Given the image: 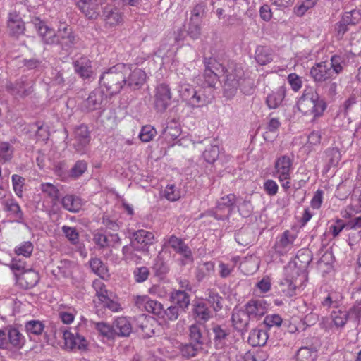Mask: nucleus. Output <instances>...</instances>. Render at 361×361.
Returning <instances> with one entry per match:
<instances>
[{"label": "nucleus", "instance_id": "18", "mask_svg": "<svg viewBox=\"0 0 361 361\" xmlns=\"http://www.w3.org/2000/svg\"><path fill=\"white\" fill-rule=\"evenodd\" d=\"M135 304L139 307H143L146 311L159 317L163 315L164 307L160 302L150 299L147 295H138Z\"/></svg>", "mask_w": 361, "mask_h": 361}, {"label": "nucleus", "instance_id": "51", "mask_svg": "<svg viewBox=\"0 0 361 361\" xmlns=\"http://www.w3.org/2000/svg\"><path fill=\"white\" fill-rule=\"evenodd\" d=\"M219 152V147L217 145H211L204 151L202 157L207 162L212 164L218 159Z\"/></svg>", "mask_w": 361, "mask_h": 361}, {"label": "nucleus", "instance_id": "28", "mask_svg": "<svg viewBox=\"0 0 361 361\" xmlns=\"http://www.w3.org/2000/svg\"><path fill=\"white\" fill-rule=\"evenodd\" d=\"M75 72L82 78H88L92 75V66L90 61L85 56L76 59L73 63Z\"/></svg>", "mask_w": 361, "mask_h": 361}, {"label": "nucleus", "instance_id": "38", "mask_svg": "<svg viewBox=\"0 0 361 361\" xmlns=\"http://www.w3.org/2000/svg\"><path fill=\"white\" fill-rule=\"evenodd\" d=\"M77 314L76 310L71 306H61L59 310V319L65 324H71Z\"/></svg>", "mask_w": 361, "mask_h": 361}, {"label": "nucleus", "instance_id": "41", "mask_svg": "<svg viewBox=\"0 0 361 361\" xmlns=\"http://www.w3.org/2000/svg\"><path fill=\"white\" fill-rule=\"evenodd\" d=\"M247 314L241 310H236L233 312L232 322L233 325L238 331H243L247 325Z\"/></svg>", "mask_w": 361, "mask_h": 361}, {"label": "nucleus", "instance_id": "64", "mask_svg": "<svg viewBox=\"0 0 361 361\" xmlns=\"http://www.w3.org/2000/svg\"><path fill=\"white\" fill-rule=\"evenodd\" d=\"M163 197L169 201L173 202L180 197V192L174 185H168L163 191Z\"/></svg>", "mask_w": 361, "mask_h": 361}, {"label": "nucleus", "instance_id": "31", "mask_svg": "<svg viewBox=\"0 0 361 361\" xmlns=\"http://www.w3.org/2000/svg\"><path fill=\"white\" fill-rule=\"evenodd\" d=\"M5 208L8 212V215L13 218L14 221L17 223H23L24 221L23 212L15 200H7L5 202Z\"/></svg>", "mask_w": 361, "mask_h": 361}, {"label": "nucleus", "instance_id": "34", "mask_svg": "<svg viewBox=\"0 0 361 361\" xmlns=\"http://www.w3.org/2000/svg\"><path fill=\"white\" fill-rule=\"evenodd\" d=\"M37 30L44 43L47 44H56V33H55V32L52 29L47 27L44 23H39L37 26Z\"/></svg>", "mask_w": 361, "mask_h": 361}, {"label": "nucleus", "instance_id": "8", "mask_svg": "<svg viewBox=\"0 0 361 361\" xmlns=\"http://www.w3.org/2000/svg\"><path fill=\"white\" fill-rule=\"evenodd\" d=\"M172 96L169 85H159L155 90L154 108L159 112L164 111L171 104Z\"/></svg>", "mask_w": 361, "mask_h": 361}, {"label": "nucleus", "instance_id": "17", "mask_svg": "<svg viewBox=\"0 0 361 361\" xmlns=\"http://www.w3.org/2000/svg\"><path fill=\"white\" fill-rule=\"evenodd\" d=\"M269 305L264 300H252L245 305V311L249 318L259 319L268 310Z\"/></svg>", "mask_w": 361, "mask_h": 361}, {"label": "nucleus", "instance_id": "5", "mask_svg": "<svg viewBox=\"0 0 361 361\" xmlns=\"http://www.w3.org/2000/svg\"><path fill=\"white\" fill-rule=\"evenodd\" d=\"M92 287L95 291L98 301H94L102 307L108 308L112 312H119L121 310V305L114 300V294L108 290L104 282L100 279H96L92 283Z\"/></svg>", "mask_w": 361, "mask_h": 361}, {"label": "nucleus", "instance_id": "54", "mask_svg": "<svg viewBox=\"0 0 361 361\" xmlns=\"http://www.w3.org/2000/svg\"><path fill=\"white\" fill-rule=\"evenodd\" d=\"M332 322L335 326L343 327L348 321L347 312L341 310H334L331 314Z\"/></svg>", "mask_w": 361, "mask_h": 361}, {"label": "nucleus", "instance_id": "58", "mask_svg": "<svg viewBox=\"0 0 361 361\" xmlns=\"http://www.w3.org/2000/svg\"><path fill=\"white\" fill-rule=\"evenodd\" d=\"M317 357V353L308 348H301L297 353L298 361H314Z\"/></svg>", "mask_w": 361, "mask_h": 361}, {"label": "nucleus", "instance_id": "26", "mask_svg": "<svg viewBox=\"0 0 361 361\" xmlns=\"http://www.w3.org/2000/svg\"><path fill=\"white\" fill-rule=\"evenodd\" d=\"M113 330L119 336H129L132 332V325L126 317H118L113 323Z\"/></svg>", "mask_w": 361, "mask_h": 361}, {"label": "nucleus", "instance_id": "49", "mask_svg": "<svg viewBox=\"0 0 361 361\" xmlns=\"http://www.w3.org/2000/svg\"><path fill=\"white\" fill-rule=\"evenodd\" d=\"M194 312L197 318L207 321L212 317V312L204 302H197L194 307Z\"/></svg>", "mask_w": 361, "mask_h": 361}, {"label": "nucleus", "instance_id": "63", "mask_svg": "<svg viewBox=\"0 0 361 361\" xmlns=\"http://www.w3.org/2000/svg\"><path fill=\"white\" fill-rule=\"evenodd\" d=\"M9 267L13 271L16 279L27 269L26 267V263L17 258H13L12 259Z\"/></svg>", "mask_w": 361, "mask_h": 361}, {"label": "nucleus", "instance_id": "30", "mask_svg": "<svg viewBox=\"0 0 361 361\" xmlns=\"http://www.w3.org/2000/svg\"><path fill=\"white\" fill-rule=\"evenodd\" d=\"M286 96V88L283 86L279 87L275 91L267 95L266 104L269 109H276L282 103Z\"/></svg>", "mask_w": 361, "mask_h": 361}, {"label": "nucleus", "instance_id": "62", "mask_svg": "<svg viewBox=\"0 0 361 361\" xmlns=\"http://www.w3.org/2000/svg\"><path fill=\"white\" fill-rule=\"evenodd\" d=\"M148 293L158 298H166L170 293V289L163 284L153 285L148 290Z\"/></svg>", "mask_w": 361, "mask_h": 361}, {"label": "nucleus", "instance_id": "15", "mask_svg": "<svg viewBox=\"0 0 361 361\" xmlns=\"http://www.w3.org/2000/svg\"><path fill=\"white\" fill-rule=\"evenodd\" d=\"M89 142L90 136L87 127L85 125L77 127L75 130V142L73 144L76 152L80 154H85Z\"/></svg>", "mask_w": 361, "mask_h": 361}, {"label": "nucleus", "instance_id": "52", "mask_svg": "<svg viewBox=\"0 0 361 361\" xmlns=\"http://www.w3.org/2000/svg\"><path fill=\"white\" fill-rule=\"evenodd\" d=\"M33 244L30 241H24L17 245L14 252L17 255H22L25 257H30L33 252Z\"/></svg>", "mask_w": 361, "mask_h": 361}, {"label": "nucleus", "instance_id": "61", "mask_svg": "<svg viewBox=\"0 0 361 361\" xmlns=\"http://www.w3.org/2000/svg\"><path fill=\"white\" fill-rule=\"evenodd\" d=\"M190 337L192 342L202 346L203 344V337L200 324H192L190 327Z\"/></svg>", "mask_w": 361, "mask_h": 361}, {"label": "nucleus", "instance_id": "6", "mask_svg": "<svg viewBox=\"0 0 361 361\" xmlns=\"http://www.w3.org/2000/svg\"><path fill=\"white\" fill-rule=\"evenodd\" d=\"M236 200V196L233 193L224 196L217 202L215 208L209 211V213L216 219L224 220L228 218L233 212Z\"/></svg>", "mask_w": 361, "mask_h": 361}, {"label": "nucleus", "instance_id": "11", "mask_svg": "<svg viewBox=\"0 0 361 361\" xmlns=\"http://www.w3.org/2000/svg\"><path fill=\"white\" fill-rule=\"evenodd\" d=\"M105 94L99 89H95L91 92L87 99L83 100L80 105L82 111L90 112L102 107L104 100Z\"/></svg>", "mask_w": 361, "mask_h": 361}, {"label": "nucleus", "instance_id": "42", "mask_svg": "<svg viewBox=\"0 0 361 361\" xmlns=\"http://www.w3.org/2000/svg\"><path fill=\"white\" fill-rule=\"evenodd\" d=\"M171 299L181 308H186L190 304V298L185 290H174L171 293Z\"/></svg>", "mask_w": 361, "mask_h": 361}, {"label": "nucleus", "instance_id": "19", "mask_svg": "<svg viewBox=\"0 0 361 361\" xmlns=\"http://www.w3.org/2000/svg\"><path fill=\"white\" fill-rule=\"evenodd\" d=\"M133 243L137 244V250L145 252L154 240V235L152 232L140 229L133 233Z\"/></svg>", "mask_w": 361, "mask_h": 361}, {"label": "nucleus", "instance_id": "39", "mask_svg": "<svg viewBox=\"0 0 361 361\" xmlns=\"http://www.w3.org/2000/svg\"><path fill=\"white\" fill-rule=\"evenodd\" d=\"M322 133L319 130H312L307 137V142L303 148L310 152L315 150L321 143Z\"/></svg>", "mask_w": 361, "mask_h": 361}, {"label": "nucleus", "instance_id": "3", "mask_svg": "<svg viewBox=\"0 0 361 361\" xmlns=\"http://www.w3.org/2000/svg\"><path fill=\"white\" fill-rule=\"evenodd\" d=\"M307 280V274L295 264H289L284 269V278L279 286L283 293L288 297L296 295L297 289L300 288Z\"/></svg>", "mask_w": 361, "mask_h": 361}, {"label": "nucleus", "instance_id": "20", "mask_svg": "<svg viewBox=\"0 0 361 361\" xmlns=\"http://www.w3.org/2000/svg\"><path fill=\"white\" fill-rule=\"evenodd\" d=\"M103 18L106 25L109 27L118 25L123 22L122 14L119 9L111 6L109 1L103 8Z\"/></svg>", "mask_w": 361, "mask_h": 361}, {"label": "nucleus", "instance_id": "53", "mask_svg": "<svg viewBox=\"0 0 361 361\" xmlns=\"http://www.w3.org/2000/svg\"><path fill=\"white\" fill-rule=\"evenodd\" d=\"M14 148L11 144L8 142L0 143V159L1 161L6 162L10 161L13 155Z\"/></svg>", "mask_w": 361, "mask_h": 361}, {"label": "nucleus", "instance_id": "4", "mask_svg": "<svg viewBox=\"0 0 361 361\" xmlns=\"http://www.w3.org/2000/svg\"><path fill=\"white\" fill-rule=\"evenodd\" d=\"M224 75V95L227 99L233 98L238 89L246 81L243 68L234 63H230L226 68L221 67Z\"/></svg>", "mask_w": 361, "mask_h": 361}, {"label": "nucleus", "instance_id": "23", "mask_svg": "<svg viewBox=\"0 0 361 361\" xmlns=\"http://www.w3.org/2000/svg\"><path fill=\"white\" fill-rule=\"evenodd\" d=\"M17 283L23 288H31L37 285L39 280V274L37 271L30 268L20 274L16 279Z\"/></svg>", "mask_w": 361, "mask_h": 361}, {"label": "nucleus", "instance_id": "21", "mask_svg": "<svg viewBox=\"0 0 361 361\" xmlns=\"http://www.w3.org/2000/svg\"><path fill=\"white\" fill-rule=\"evenodd\" d=\"M351 55L352 54L350 52L344 51L331 56L329 65L336 78L343 72Z\"/></svg>", "mask_w": 361, "mask_h": 361}, {"label": "nucleus", "instance_id": "27", "mask_svg": "<svg viewBox=\"0 0 361 361\" xmlns=\"http://www.w3.org/2000/svg\"><path fill=\"white\" fill-rule=\"evenodd\" d=\"M8 345L16 349H20L25 343V336L16 327L9 326L7 329Z\"/></svg>", "mask_w": 361, "mask_h": 361}, {"label": "nucleus", "instance_id": "32", "mask_svg": "<svg viewBox=\"0 0 361 361\" xmlns=\"http://www.w3.org/2000/svg\"><path fill=\"white\" fill-rule=\"evenodd\" d=\"M6 89L13 96L21 98L29 95L32 92L31 87L22 81H17L15 83L10 82L7 84Z\"/></svg>", "mask_w": 361, "mask_h": 361}, {"label": "nucleus", "instance_id": "24", "mask_svg": "<svg viewBox=\"0 0 361 361\" xmlns=\"http://www.w3.org/2000/svg\"><path fill=\"white\" fill-rule=\"evenodd\" d=\"M181 133L179 123L175 120H171L166 123V126L162 132V137L168 143H172Z\"/></svg>", "mask_w": 361, "mask_h": 361}, {"label": "nucleus", "instance_id": "45", "mask_svg": "<svg viewBox=\"0 0 361 361\" xmlns=\"http://www.w3.org/2000/svg\"><path fill=\"white\" fill-rule=\"evenodd\" d=\"M204 82L202 84V87L212 89L218 81V73H215L209 67H206L202 75Z\"/></svg>", "mask_w": 361, "mask_h": 361}, {"label": "nucleus", "instance_id": "57", "mask_svg": "<svg viewBox=\"0 0 361 361\" xmlns=\"http://www.w3.org/2000/svg\"><path fill=\"white\" fill-rule=\"evenodd\" d=\"M317 0H301L294 8V12L298 16H302L309 9L313 8Z\"/></svg>", "mask_w": 361, "mask_h": 361}, {"label": "nucleus", "instance_id": "43", "mask_svg": "<svg viewBox=\"0 0 361 361\" xmlns=\"http://www.w3.org/2000/svg\"><path fill=\"white\" fill-rule=\"evenodd\" d=\"M214 272V263L212 262H206L200 264L196 272V276L199 281L211 276Z\"/></svg>", "mask_w": 361, "mask_h": 361}, {"label": "nucleus", "instance_id": "59", "mask_svg": "<svg viewBox=\"0 0 361 361\" xmlns=\"http://www.w3.org/2000/svg\"><path fill=\"white\" fill-rule=\"evenodd\" d=\"M156 134V129L153 126L147 125L142 128L139 133V137L142 142H148L153 140Z\"/></svg>", "mask_w": 361, "mask_h": 361}, {"label": "nucleus", "instance_id": "29", "mask_svg": "<svg viewBox=\"0 0 361 361\" xmlns=\"http://www.w3.org/2000/svg\"><path fill=\"white\" fill-rule=\"evenodd\" d=\"M63 207L70 212H78L82 206V200L74 195H66L61 199Z\"/></svg>", "mask_w": 361, "mask_h": 361}, {"label": "nucleus", "instance_id": "47", "mask_svg": "<svg viewBox=\"0 0 361 361\" xmlns=\"http://www.w3.org/2000/svg\"><path fill=\"white\" fill-rule=\"evenodd\" d=\"M42 193L50 198L52 202H56L59 198V191L57 188L50 183H44L40 185Z\"/></svg>", "mask_w": 361, "mask_h": 361}, {"label": "nucleus", "instance_id": "60", "mask_svg": "<svg viewBox=\"0 0 361 361\" xmlns=\"http://www.w3.org/2000/svg\"><path fill=\"white\" fill-rule=\"evenodd\" d=\"M202 349V346L195 343H190L180 345V353L183 357L190 358L197 355V352Z\"/></svg>", "mask_w": 361, "mask_h": 361}, {"label": "nucleus", "instance_id": "9", "mask_svg": "<svg viewBox=\"0 0 361 361\" xmlns=\"http://www.w3.org/2000/svg\"><path fill=\"white\" fill-rule=\"evenodd\" d=\"M310 75L316 82H324L329 80L336 78L328 61H322L316 63L310 69Z\"/></svg>", "mask_w": 361, "mask_h": 361}, {"label": "nucleus", "instance_id": "16", "mask_svg": "<svg viewBox=\"0 0 361 361\" xmlns=\"http://www.w3.org/2000/svg\"><path fill=\"white\" fill-rule=\"evenodd\" d=\"M293 170V160L288 155H281L276 158L274 163V176L276 178L290 176Z\"/></svg>", "mask_w": 361, "mask_h": 361}, {"label": "nucleus", "instance_id": "12", "mask_svg": "<svg viewBox=\"0 0 361 361\" xmlns=\"http://www.w3.org/2000/svg\"><path fill=\"white\" fill-rule=\"evenodd\" d=\"M212 99V90L201 87L195 90V93L192 94L191 99L188 102V105L192 108L202 107L211 103Z\"/></svg>", "mask_w": 361, "mask_h": 361}, {"label": "nucleus", "instance_id": "37", "mask_svg": "<svg viewBox=\"0 0 361 361\" xmlns=\"http://www.w3.org/2000/svg\"><path fill=\"white\" fill-rule=\"evenodd\" d=\"M255 59L261 66L270 63L273 60L271 50L267 47H257L255 51Z\"/></svg>", "mask_w": 361, "mask_h": 361}, {"label": "nucleus", "instance_id": "44", "mask_svg": "<svg viewBox=\"0 0 361 361\" xmlns=\"http://www.w3.org/2000/svg\"><path fill=\"white\" fill-rule=\"evenodd\" d=\"M135 250L133 244L126 245L123 247L122 252L123 259L128 263L133 262L138 264L141 262V257L135 252Z\"/></svg>", "mask_w": 361, "mask_h": 361}, {"label": "nucleus", "instance_id": "2", "mask_svg": "<svg viewBox=\"0 0 361 361\" xmlns=\"http://www.w3.org/2000/svg\"><path fill=\"white\" fill-rule=\"evenodd\" d=\"M299 111L305 115L312 116L314 118L323 115L326 109V103L320 99L318 94L312 89L307 88L303 92L297 103Z\"/></svg>", "mask_w": 361, "mask_h": 361}, {"label": "nucleus", "instance_id": "14", "mask_svg": "<svg viewBox=\"0 0 361 361\" xmlns=\"http://www.w3.org/2000/svg\"><path fill=\"white\" fill-rule=\"evenodd\" d=\"M297 235L295 232L289 230L285 231L276 243L275 249L276 252L281 255L287 254L293 247Z\"/></svg>", "mask_w": 361, "mask_h": 361}, {"label": "nucleus", "instance_id": "46", "mask_svg": "<svg viewBox=\"0 0 361 361\" xmlns=\"http://www.w3.org/2000/svg\"><path fill=\"white\" fill-rule=\"evenodd\" d=\"M238 262V257H233L231 262L224 263L221 262L219 264V275L222 278H227L233 272Z\"/></svg>", "mask_w": 361, "mask_h": 361}, {"label": "nucleus", "instance_id": "50", "mask_svg": "<svg viewBox=\"0 0 361 361\" xmlns=\"http://www.w3.org/2000/svg\"><path fill=\"white\" fill-rule=\"evenodd\" d=\"M13 190L18 197H22L23 195V188L25 183V179L18 174H13L11 176Z\"/></svg>", "mask_w": 361, "mask_h": 361}, {"label": "nucleus", "instance_id": "35", "mask_svg": "<svg viewBox=\"0 0 361 361\" xmlns=\"http://www.w3.org/2000/svg\"><path fill=\"white\" fill-rule=\"evenodd\" d=\"M214 334V341L217 348H222L226 344L229 336L228 330L221 326H214L212 329Z\"/></svg>", "mask_w": 361, "mask_h": 361}, {"label": "nucleus", "instance_id": "10", "mask_svg": "<svg viewBox=\"0 0 361 361\" xmlns=\"http://www.w3.org/2000/svg\"><path fill=\"white\" fill-rule=\"evenodd\" d=\"M128 71H125L126 85L132 89L140 88L146 80L145 72L133 65H127Z\"/></svg>", "mask_w": 361, "mask_h": 361}, {"label": "nucleus", "instance_id": "1", "mask_svg": "<svg viewBox=\"0 0 361 361\" xmlns=\"http://www.w3.org/2000/svg\"><path fill=\"white\" fill-rule=\"evenodd\" d=\"M128 71L127 64L118 63L102 73L99 78L101 87L106 88L107 92L116 94L126 85L125 71Z\"/></svg>", "mask_w": 361, "mask_h": 361}, {"label": "nucleus", "instance_id": "40", "mask_svg": "<svg viewBox=\"0 0 361 361\" xmlns=\"http://www.w3.org/2000/svg\"><path fill=\"white\" fill-rule=\"evenodd\" d=\"M152 269L154 274L159 278H163L169 270L167 264L160 253L155 258Z\"/></svg>", "mask_w": 361, "mask_h": 361}, {"label": "nucleus", "instance_id": "56", "mask_svg": "<svg viewBox=\"0 0 361 361\" xmlns=\"http://www.w3.org/2000/svg\"><path fill=\"white\" fill-rule=\"evenodd\" d=\"M328 167L336 166L341 160V153L337 148H330L326 151Z\"/></svg>", "mask_w": 361, "mask_h": 361}, {"label": "nucleus", "instance_id": "22", "mask_svg": "<svg viewBox=\"0 0 361 361\" xmlns=\"http://www.w3.org/2000/svg\"><path fill=\"white\" fill-rule=\"evenodd\" d=\"M57 42L62 49L68 50L75 44V37L72 35L71 29L66 24L61 25L56 33Z\"/></svg>", "mask_w": 361, "mask_h": 361}, {"label": "nucleus", "instance_id": "55", "mask_svg": "<svg viewBox=\"0 0 361 361\" xmlns=\"http://www.w3.org/2000/svg\"><path fill=\"white\" fill-rule=\"evenodd\" d=\"M341 19L348 25H355L361 20V12L360 10L357 9L345 12Z\"/></svg>", "mask_w": 361, "mask_h": 361}, {"label": "nucleus", "instance_id": "36", "mask_svg": "<svg viewBox=\"0 0 361 361\" xmlns=\"http://www.w3.org/2000/svg\"><path fill=\"white\" fill-rule=\"evenodd\" d=\"M268 339L267 333L261 329H253L249 335L248 342L252 346L264 345Z\"/></svg>", "mask_w": 361, "mask_h": 361}, {"label": "nucleus", "instance_id": "33", "mask_svg": "<svg viewBox=\"0 0 361 361\" xmlns=\"http://www.w3.org/2000/svg\"><path fill=\"white\" fill-rule=\"evenodd\" d=\"M44 327V323L39 320H30L25 324V331L30 339L42 335Z\"/></svg>", "mask_w": 361, "mask_h": 361}, {"label": "nucleus", "instance_id": "13", "mask_svg": "<svg viewBox=\"0 0 361 361\" xmlns=\"http://www.w3.org/2000/svg\"><path fill=\"white\" fill-rule=\"evenodd\" d=\"M165 243H167L174 251L184 257V264L192 262L191 250L181 239L173 235L168 239H165Z\"/></svg>", "mask_w": 361, "mask_h": 361}, {"label": "nucleus", "instance_id": "48", "mask_svg": "<svg viewBox=\"0 0 361 361\" xmlns=\"http://www.w3.org/2000/svg\"><path fill=\"white\" fill-rule=\"evenodd\" d=\"M90 266L92 271L100 277L104 278L107 276V268L100 259H91Z\"/></svg>", "mask_w": 361, "mask_h": 361}, {"label": "nucleus", "instance_id": "7", "mask_svg": "<svg viewBox=\"0 0 361 361\" xmlns=\"http://www.w3.org/2000/svg\"><path fill=\"white\" fill-rule=\"evenodd\" d=\"M63 335L64 340V346L67 349H85L87 345V342L85 338L78 334H74L71 333L65 327H60L55 331L56 336L57 335Z\"/></svg>", "mask_w": 361, "mask_h": 361}, {"label": "nucleus", "instance_id": "25", "mask_svg": "<svg viewBox=\"0 0 361 361\" xmlns=\"http://www.w3.org/2000/svg\"><path fill=\"white\" fill-rule=\"evenodd\" d=\"M93 241L101 247H109L118 243L120 238L116 233H102L97 232L94 234Z\"/></svg>", "mask_w": 361, "mask_h": 361}]
</instances>
